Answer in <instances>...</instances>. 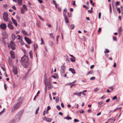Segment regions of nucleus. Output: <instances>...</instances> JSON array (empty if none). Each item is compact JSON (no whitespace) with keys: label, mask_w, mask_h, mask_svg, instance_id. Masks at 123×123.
I'll return each instance as SVG.
<instances>
[{"label":"nucleus","mask_w":123,"mask_h":123,"mask_svg":"<svg viewBox=\"0 0 123 123\" xmlns=\"http://www.w3.org/2000/svg\"><path fill=\"white\" fill-rule=\"evenodd\" d=\"M21 98H20L18 99V101L19 102L13 106L14 109L12 110V111H14L18 109L20 106V105L22 104V100H20Z\"/></svg>","instance_id":"7ed1b4c3"},{"label":"nucleus","mask_w":123,"mask_h":123,"mask_svg":"<svg viewBox=\"0 0 123 123\" xmlns=\"http://www.w3.org/2000/svg\"><path fill=\"white\" fill-rule=\"evenodd\" d=\"M56 108L57 109L60 110L61 109V108L60 107L59 105H57L56 106Z\"/></svg>","instance_id":"79ce46f5"},{"label":"nucleus","mask_w":123,"mask_h":123,"mask_svg":"<svg viewBox=\"0 0 123 123\" xmlns=\"http://www.w3.org/2000/svg\"><path fill=\"white\" fill-rule=\"evenodd\" d=\"M12 71L13 72L14 74L16 75L18 73V72L17 68L16 67L13 66V67Z\"/></svg>","instance_id":"9b49d317"},{"label":"nucleus","mask_w":123,"mask_h":123,"mask_svg":"<svg viewBox=\"0 0 123 123\" xmlns=\"http://www.w3.org/2000/svg\"><path fill=\"white\" fill-rule=\"evenodd\" d=\"M42 119L44 121L48 122H50L52 120V119L51 118H48L46 117H43Z\"/></svg>","instance_id":"0eeeda50"},{"label":"nucleus","mask_w":123,"mask_h":123,"mask_svg":"<svg viewBox=\"0 0 123 123\" xmlns=\"http://www.w3.org/2000/svg\"><path fill=\"white\" fill-rule=\"evenodd\" d=\"M74 25H70V27L71 29H74Z\"/></svg>","instance_id":"ea45409f"},{"label":"nucleus","mask_w":123,"mask_h":123,"mask_svg":"<svg viewBox=\"0 0 123 123\" xmlns=\"http://www.w3.org/2000/svg\"><path fill=\"white\" fill-rule=\"evenodd\" d=\"M44 82L45 84L46 89L47 88V86L50 84V80H48L47 78L45 79L44 80Z\"/></svg>","instance_id":"39448f33"},{"label":"nucleus","mask_w":123,"mask_h":123,"mask_svg":"<svg viewBox=\"0 0 123 123\" xmlns=\"http://www.w3.org/2000/svg\"><path fill=\"white\" fill-rule=\"evenodd\" d=\"M93 71L92 70H91L89 71L87 74V75H88L90 74H92L93 73Z\"/></svg>","instance_id":"393cba45"},{"label":"nucleus","mask_w":123,"mask_h":123,"mask_svg":"<svg viewBox=\"0 0 123 123\" xmlns=\"http://www.w3.org/2000/svg\"><path fill=\"white\" fill-rule=\"evenodd\" d=\"M49 36L51 38H54V37L53 36V33H51L49 34Z\"/></svg>","instance_id":"c85d7f7f"},{"label":"nucleus","mask_w":123,"mask_h":123,"mask_svg":"<svg viewBox=\"0 0 123 123\" xmlns=\"http://www.w3.org/2000/svg\"><path fill=\"white\" fill-rule=\"evenodd\" d=\"M50 108H51L49 106H48L47 107V111H48L50 109Z\"/></svg>","instance_id":"052dcab7"},{"label":"nucleus","mask_w":123,"mask_h":123,"mask_svg":"<svg viewBox=\"0 0 123 123\" xmlns=\"http://www.w3.org/2000/svg\"><path fill=\"white\" fill-rule=\"evenodd\" d=\"M10 54L11 56V57L13 58H14L15 57L14 53L12 51H11L10 52Z\"/></svg>","instance_id":"2eb2a0df"},{"label":"nucleus","mask_w":123,"mask_h":123,"mask_svg":"<svg viewBox=\"0 0 123 123\" xmlns=\"http://www.w3.org/2000/svg\"><path fill=\"white\" fill-rule=\"evenodd\" d=\"M95 79V77H92L91 78H90V79L91 80H94Z\"/></svg>","instance_id":"864d4df0"},{"label":"nucleus","mask_w":123,"mask_h":123,"mask_svg":"<svg viewBox=\"0 0 123 123\" xmlns=\"http://www.w3.org/2000/svg\"><path fill=\"white\" fill-rule=\"evenodd\" d=\"M64 19L65 20V22L67 24L69 22V21L67 17L65 16V18H64Z\"/></svg>","instance_id":"aec40b11"},{"label":"nucleus","mask_w":123,"mask_h":123,"mask_svg":"<svg viewBox=\"0 0 123 123\" xmlns=\"http://www.w3.org/2000/svg\"><path fill=\"white\" fill-rule=\"evenodd\" d=\"M41 44H44V43L43 41V38H41Z\"/></svg>","instance_id":"58836bf2"},{"label":"nucleus","mask_w":123,"mask_h":123,"mask_svg":"<svg viewBox=\"0 0 123 123\" xmlns=\"http://www.w3.org/2000/svg\"><path fill=\"white\" fill-rule=\"evenodd\" d=\"M119 1H117L116 5H119Z\"/></svg>","instance_id":"5fc2aeb1"},{"label":"nucleus","mask_w":123,"mask_h":123,"mask_svg":"<svg viewBox=\"0 0 123 123\" xmlns=\"http://www.w3.org/2000/svg\"><path fill=\"white\" fill-rule=\"evenodd\" d=\"M14 122V120H12L10 121L9 123H13Z\"/></svg>","instance_id":"774afa93"},{"label":"nucleus","mask_w":123,"mask_h":123,"mask_svg":"<svg viewBox=\"0 0 123 123\" xmlns=\"http://www.w3.org/2000/svg\"><path fill=\"white\" fill-rule=\"evenodd\" d=\"M10 46L13 50H14L15 49V45L14 42L12 41L10 43Z\"/></svg>","instance_id":"6e6552de"},{"label":"nucleus","mask_w":123,"mask_h":123,"mask_svg":"<svg viewBox=\"0 0 123 123\" xmlns=\"http://www.w3.org/2000/svg\"><path fill=\"white\" fill-rule=\"evenodd\" d=\"M19 42L22 45H23L24 44V43L22 41V39L20 40V41Z\"/></svg>","instance_id":"72a5a7b5"},{"label":"nucleus","mask_w":123,"mask_h":123,"mask_svg":"<svg viewBox=\"0 0 123 123\" xmlns=\"http://www.w3.org/2000/svg\"><path fill=\"white\" fill-rule=\"evenodd\" d=\"M21 63L24 67L27 68L28 65V59L27 56L25 55L21 58Z\"/></svg>","instance_id":"f257e3e1"},{"label":"nucleus","mask_w":123,"mask_h":123,"mask_svg":"<svg viewBox=\"0 0 123 123\" xmlns=\"http://www.w3.org/2000/svg\"><path fill=\"white\" fill-rule=\"evenodd\" d=\"M4 87L5 88V90H7V87L6 86V84H4Z\"/></svg>","instance_id":"6e6d98bb"},{"label":"nucleus","mask_w":123,"mask_h":123,"mask_svg":"<svg viewBox=\"0 0 123 123\" xmlns=\"http://www.w3.org/2000/svg\"><path fill=\"white\" fill-rule=\"evenodd\" d=\"M8 26L9 28L11 29L12 30L14 29V27L13 26L10 24H8Z\"/></svg>","instance_id":"a211bd4d"},{"label":"nucleus","mask_w":123,"mask_h":123,"mask_svg":"<svg viewBox=\"0 0 123 123\" xmlns=\"http://www.w3.org/2000/svg\"><path fill=\"white\" fill-rule=\"evenodd\" d=\"M65 66L62 65L61 67V73L63 74L65 71Z\"/></svg>","instance_id":"9d476101"},{"label":"nucleus","mask_w":123,"mask_h":123,"mask_svg":"<svg viewBox=\"0 0 123 123\" xmlns=\"http://www.w3.org/2000/svg\"><path fill=\"white\" fill-rule=\"evenodd\" d=\"M12 8L14 10H15L16 9V8L15 6H13L12 7Z\"/></svg>","instance_id":"69168bd1"},{"label":"nucleus","mask_w":123,"mask_h":123,"mask_svg":"<svg viewBox=\"0 0 123 123\" xmlns=\"http://www.w3.org/2000/svg\"><path fill=\"white\" fill-rule=\"evenodd\" d=\"M22 0H17V2L18 4L20 5H21L22 4Z\"/></svg>","instance_id":"b1692460"},{"label":"nucleus","mask_w":123,"mask_h":123,"mask_svg":"<svg viewBox=\"0 0 123 123\" xmlns=\"http://www.w3.org/2000/svg\"><path fill=\"white\" fill-rule=\"evenodd\" d=\"M76 80H75L74 81L72 82L69 83V85H70V84H73V83H74L76 82Z\"/></svg>","instance_id":"a18cd8bd"},{"label":"nucleus","mask_w":123,"mask_h":123,"mask_svg":"<svg viewBox=\"0 0 123 123\" xmlns=\"http://www.w3.org/2000/svg\"><path fill=\"white\" fill-rule=\"evenodd\" d=\"M46 25L48 27H49V28H50L51 27V25L49 23H46Z\"/></svg>","instance_id":"4c0bfd02"},{"label":"nucleus","mask_w":123,"mask_h":123,"mask_svg":"<svg viewBox=\"0 0 123 123\" xmlns=\"http://www.w3.org/2000/svg\"><path fill=\"white\" fill-rule=\"evenodd\" d=\"M68 16L69 17H71L72 16V14L71 13L68 12Z\"/></svg>","instance_id":"f704fd0d"},{"label":"nucleus","mask_w":123,"mask_h":123,"mask_svg":"<svg viewBox=\"0 0 123 123\" xmlns=\"http://www.w3.org/2000/svg\"><path fill=\"white\" fill-rule=\"evenodd\" d=\"M49 45L50 46H51L53 44V42L51 41H49Z\"/></svg>","instance_id":"a878e982"},{"label":"nucleus","mask_w":123,"mask_h":123,"mask_svg":"<svg viewBox=\"0 0 123 123\" xmlns=\"http://www.w3.org/2000/svg\"><path fill=\"white\" fill-rule=\"evenodd\" d=\"M118 32L119 33H120L122 31V28L121 27H119L118 29Z\"/></svg>","instance_id":"c756f323"},{"label":"nucleus","mask_w":123,"mask_h":123,"mask_svg":"<svg viewBox=\"0 0 123 123\" xmlns=\"http://www.w3.org/2000/svg\"><path fill=\"white\" fill-rule=\"evenodd\" d=\"M74 121L76 122H79V120L77 119H75L74 120Z\"/></svg>","instance_id":"8fccbe9b"},{"label":"nucleus","mask_w":123,"mask_h":123,"mask_svg":"<svg viewBox=\"0 0 123 123\" xmlns=\"http://www.w3.org/2000/svg\"><path fill=\"white\" fill-rule=\"evenodd\" d=\"M111 120L112 121H111V122H113L115 120V117H113L111 119H109V120Z\"/></svg>","instance_id":"2f4dec72"},{"label":"nucleus","mask_w":123,"mask_h":123,"mask_svg":"<svg viewBox=\"0 0 123 123\" xmlns=\"http://www.w3.org/2000/svg\"><path fill=\"white\" fill-rule=\"evenodd\" d=\"M11 37L12 39L14 41L15 39L16 36L14 34H12L11 35Z\"/></svg>","instance_id":"6ab92c4d"},{"label":"nucleus","mask_w":123,"mask_h":123,"mask_svg":"<svg viewBox=\"0 0 123 123\" xmlns=\"http://www.w3.org/2000/svg\"><path fill=\"white\" fill-rule=\"evenodd\" d=\"M24 39L27 43L29 44H30L31 43V40L28 37H25Z\"/></svg>","instance_id":"f8f14e48"},{"label":"nucleus","mask_w":123,"mask_h":123,"mask_svg":"<svg viewBox=\"0 0 123 123\" xmlns=\"http://www.w3.org/2000/svg\"><path fill=\"white\" fill-rule=\"evenodd\" d=\"M22 114V112H19L15 116L14 119V121L15 123H17L18 122L21 118Z\"/></svg>","instance_id":"f03ea898"},{"label":"nucleus","mask_w":123,"mask_h":123,"mask_svg":"<svg viewBox=\"0 0 123 123\" xmlns=\"http://www.w3.org/2000/svg\"><path fill=\"white\" fill-rule=\"evenodd\" d=\"M64 119H66L68 120L71 119H72V118L68 116H67L66 117H64Z\"/></svg>","instance_id":"5701e85b"},{"label":"nucleus","mask_w":123,"mask_h":123,"mask_svg":"<svg viewBox=\"0 0 123 123\" xmlns=\"http://www.w3.org/2000/svg\"><path fill=\"white\" fill-rule=\"evenodd\" d=\"M109 88L112 90L114 88L112 86H110L109 87Z\"/></svg>","instance_id":"4d7b16f0"},{"label":"nucleus","mask_w":123,"mask_h":123,"mask_svg":"<svg viewBox=\"0 0 123 123\" xmlns=\"http://www.w3.org/2000/svg\"><path fill=\"white\" fill-rule=\"evenodd\" d=\"M56 40L57 41V43H58V39L59 37V36H56Z\"/></svg>","instance_id":"49530a36"},{"label":"nucleus","mask_w":123,"mask_h":123,"mask_svg":"<svg viewBox=\"0 0 123 123\" xmlns=\"http://www.w3.org/2000/svg\"><path fill=\"white\" fill-rule=\"evenodd\" d=\"M11 19L14 24L16 26H17V23L16 20L14 19L12 17V18Z\"/></svg>","instance_id":"4468645a"},{"label":"nucleus","mask_w":123,"mask_h":123,"mask_svg":"<svg viewBox=\"0 0 123 123\" xmlns=\"http://www.w3.org/2000/svg\"><path fill=\"white\" fill-rule=\"evenodd\" d=\"M23 7L21 8L20 11L21 13L24 14L25 11L27 10V8L26 6L25 5H23Z\"/></svg>","instance_id":"20e7f679"},{"label":"nucleus","mask_w":123,"mask_h":123,"mask_svg":"<svg viewBox=\"0 0 123 123\" xmlns=\"http://www.w3.org/2000/svg\"><path fill=\"white\" fill-rule=\"evenodd\" d=\"M99 90V89L98 88H97L95 89L94 90V92H97V91H98Z\"/></svg>","instance_id":"37998d69"},{"label":"nucleus","mask_w":123,"mask_h":123,"mask_svg":"<svg viewBox=\"0 0 123 123\" xmlns=\"http://www.w3.org/2000/svg\"><path fill=\"white\" fill-rule=\"evenodd\" d=\"M8 14L5 12H4L3 14V18L4 20L6 22L8 20L9 18L8 17Z\"/></svg>","instance_id":"423d86ee"},{"label":"nucleus","mask_w":123,"mask_h":123,"mask_svg":"<svg viewBox=\"0 0 123 123\" xmlns=\"http://www.w3.org/2000/svg\"><path fill=\"white\" fill-rule=\"evenodd\" d=\"M29 54L31 58H32V51H29Z\"/></svg>","instance_id":"bb28decb"},{"label":"nucleus","mask_w":123,"mask_h":123,"mask_svg":"<svg viewBox=\"0 0 123 123\" xmlns=\"http://www.w3.org/2000/svg\"><path fill=\"white\" fill-rule=\"evenodd\" d=\"M113 39L114 40L116 41V38L114 37H113Z\"/></svg>","instance_id":"0e129e2a"},{"label":"nucleus","mask_w":123,"mask_h":123,"mask_svg":"<svg viewBox=\"0 0 123 123\" xmlns=\"http://www.w3.org/2000/svg\"><path fill=\"white\" fill-rule=\"evenodd\" d=\"M103 103V102L102 101H100L98 102V104L99 105H101Z\"/></svg>","instance_id":"338daca9"},{"label":"nucleus","mask_w":123,"mask_h":123,"mask_svg":"<svg viewBox=\"0 0 123 123\" xmlns=\"http://www.w3.org/2000/svg\"><path fill=\"white\" fill-rule=\"evenodd\" d=\"M117 11H118V12L119 13H120L121 12H120V9L118 7V8H117Z\"/></svg>","instance_id":"13d9d810"},{"label":"nucleus","mask_w":123,"mask_h":123,"mask_svg":"<svg viewBox=\"0 0 123 123\" xmlns=\"http://www.w3.org/2000/svg\"><path fill=\"white\" fill-rule=\"evenodd\" d=\"M117 98V97L116 96H115L113 97L112 98L113 100H115Z\"/></svg>","instance_id":"de8ad7c7"},{"label":"nucleus","mask_w":123,"mask_h":123,"mask_svg":"<svg viewBox=\"0 0 123 123\" xmlns=\"http://www.w3.org/2000/svg\"><path fill=\"white\" fill-rule=\"evenodd\" d=\"M69 55L71 57H72L74 59H75V58L73 55L70 54H69Z\"/></svg>","instance_id":"e2e57ef3"},{"label":"nucleus","mask_w":123,"mask_h":123,"mask_svg":"<svg viewBox=\"0 0 123 123\" xmlns=\"http://www.w3.org/2000/svg\"><path fill=\"white\" fill-rule=\"evenodd\" d=\"M48 86V89H51L53 87L50 84Z\"/></svg>","instance_id":"4be33fe9"},{"label":"nucleus","mask_w":123,"mask_h":123,"mask_svg":"<svg viewBox=\"0 0 123 123\" xmlns=\"http://www.w3.org/2000/svg\"><path fill=\"white\" fill-rule=\"evenodd\" d=\"M69 70L73 74H74L75 73V70L74 69L71 68H70L69 69Z\"/></svg>","instance_id":"f3484780"},{"label":"nucleus","mask_w":123,"mask_h":123,"mask_svg":"<svg viewBox=\"0 0 123 123\" xmlns=\"http://www.w3.org/2000/svg\"><path fill=\"white\" fill-rule=\"evenodd\" d=\"M70 60L72 62H74L75 61V59H73L72 58H70Z\"/></svg>","instance_id":"a19ab883"},{"label":"nucleus","mask_w":123,"mask_h":123,"mask_svg":"<svg viewBox=\"0 0 123 123\" xmlns=\"http://www.w3.org/2000/svg\"><path fill=\"white\" fill-rule=\"evenodd\" d=\"M109 50L107 49H106L104 51V53H109Z\"/></svg>","instance_id":"7c9ffc66"},{"label":"nucleus","mask_w":123,"mask_h":123,"mask_svg":"<svg viewBox=\"0 0 123 123\" xmlns=\"http://www.w3.org/2000/svg\"><path fill=\"white\" fill-rule=\"evenodd\" d=\"M8 21V22L9 23H8V24H11V25L12 24V22L10 20H9V19H8V21Z\"/></svg>","instance_id":"603ef678"},{"label":"nucleus","mask_w":123,"mask_h":123,"mask_svg":"<svg viewBox=\"0 0 123 123\" xmlns=\"http://www.w3.org/2000/svg\"><path fill=\"white\" fill-rule=\"evenodd\" d=\"M38 17L40 19L42 20V21H44V20L39 15H38Z\"/></svg>","instance_id":"e433bc0d"},{"label":"nucleus","mask_w":123,"mask_h":123,"mask_svg":"<svg viewBox=\"0 0 123 123\" xmlns=\"http://www.w3.org/2000/svg\"><path fill=\"white\" fill-rule=\"evenodd\" d=\"M36 25H37L38 27H39L40 26V24L39 23H36Z\"/></svg>","instance_id":"bf43d9fd"},{"label":"nucleus","mask_w":123,"mask_h":123,"mask_svg":"<svg viewBox=\"0 0 123 123\" xmlns=\"http://www.w3.org/2000/svg\"><path fill=\"white\" fill-rule=\"evenodd\" d=\"M66 13H65L64 12H63V15L64 16V18H65V17H67V16L66 15Z\"/></svg>","instance_id":"09e8293b"},{"label":"nucleus","mask_w":123,"mask_h":123,"mask_svg":"<svg viewBox=\"0 0 123 123\" xmlns=\"http://www.w3.org/2000/svg\"><path fill=\"white\" fill-rule=\"evenodd\" d=\"M86 92V90H85L83 91L82 92H80L79 93H78V96H81V93H82L83 95H84L85 96L86 95L84 93V92Z\"/></svg>","instance_id":"ddd939ff"},{"label":"nucleus","mask_w":123,"mask_h":123,"mask_svg":"<svg viewBox=\"0 0 123 123\" xmlns=\"http://www.w3.org/2000/svg\"><path fill=\"white\" fill-rule=\"evenodd\" d=\"M16 18L17 19H18V20H19L20 17H19V16H17L16 17Z\"/></svg>","instance_id":"680f3d73"},{"label":"nucleus","mask_w":123,"mask_h":123,"mask_svg":"<svg viewBox=\"0 0 123 123\" xmlns=\"http://www.w3.org/2000/svg\"><path fill=\"white\" fill-rule=\"evenodd\" d=\"M22 32L24 36H26L27 35V32L24 30H22Z\"/></svg>","instance_id":"dca6fc26"},{"label":"nucleus","mask_w":123,"mask_h":123,"mask_svg":"<svg viewBox=\"0 0 123 123\" xmlns=\"http://www.w3.org/2000/svg\"><path fill=\"white\" fill-rule=\"evenodd\" d=\"M52 1H53V3L54 4L56 8L57 4L56 3V2H55V1L54 0H53Z\"/></svg>","instance_id":"c9c22d12"},{"label":"nucleus","mask_w":123,"mask_h":123,"mask_svg":"<svg viewBox=\"0 0 123 123\" xmlns=\"http://www.w3.org/2000/svg\"><path fill=\"white\" fill-rule=\"evenodd\" d=\"M17 39L19 40L20 41L22 40V38H21L20 36L19 35H18L16 37Z\"/></svg>","instance_id":"412c9836"},{"label":"nucleus","mask_w":123,"mask_h":123,"mask_svg":"<svg viewBox=\"0 0 123 123\" xmlns=\"http://www.w3.org/2000/svg\"><path fill=\"white\" fill-rule=\"evenodd\" d=\"M72 4L74 6L75 5V1H73Z\"/></svg>","instance_id":"c03bdc74"},{"label":"nucleus","mask_w":123,"mask_h":123,"mask_svg":"<svg viewBox=\"0 0 123 123\" xmlns=\"http://www.w3.org/2000/svg\"><path fill=\"white\" fill-rule=\"evenodd\" d=\"M39 106L38 107V108H37V109L35 111V114H37V113H38V111H39Z\"/></svg>","instance_id":"cd10ccee"},{"label":"nucleus","mask_w":123,"mask_h":123,"mask_svg":"<svg viewBox=\"0 0 123 123\" xmlns=\"http://www.w3.org/2000/svg\"><path fill=\"white\" fill-rule=\"evenodd\" d=\"M0 28L3 30H5L6 28V25L5 23H2L0 25Z\"/></svg>","instance_id":"1a4fd4ad"},{"label":"nucleus","mask_w":123,"mask_h":123,"mask_svg":"<svg viewBox=\"0 0 123 123\" xmlns=\"http://www.w3.org/2000/svg\"><path fill=\"white\" fill-rule=\"evenodd\" d=\"M56 102L57 103L59 101V98L58 97H56V98L55 100Z\"/></svg>","instance_id":"473e14b6"},{"label":"nucleus","mask_w":123,"mask_h":123,"mask_svg":"<svg viewBox=\"0 0 123 123\" xmlns=\"http://www.w3.org/2000/svg\"><path fill=\"white\" fill-rule=\"evenodd\" d=\"M101 15V13L99 12L98 14V18L99 19H100Z\"/></svg>","instance_id":"3c124183"}]
</instances>
